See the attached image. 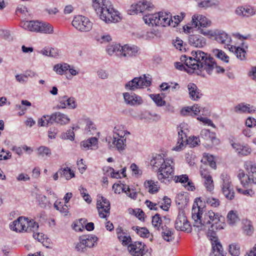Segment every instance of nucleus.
I'll list each match as a JSON object with an SVG mask.
<instances>
[{"label": "nucleus", "mask_w": 256, "mask_h": 256, "mask_svg": "<svg viewBox=\"0 0 256 256\" xmlns=\"http://www.w3.org/2000/svg\"><path fill=\"white\" fill-rule=\"evenodd\" d=\"M202 203L201 198H197L193 204L192 215L194 221V227L198 232L204 230L208 228V237L209 232H213L216 234V230L223 228L222 224L224 218L219 214L215 213L212 210H204V208H201Z\"/></svg>", "instance_id": "f257e3e1"}, {"label": "nucleus", "mask_w": 256, "mask_h": 256, "mask_svg": "<svg viewBox=\"0 0 256 256\" xmlns=\"http://www.w3.org/2000/svg\"><path fill=\"white\" fill-rule=\"evenodd\" d=\"M180 60L192 70H198L200 72L206 70L209 74H212L214 68L216 69L217 73L224 72V68L216 65L212 57L202 50H192L191 56L188 57L186 55H182Z\"/></svg>", "instance_id": "f03ea898"}, {"label": "nucleus", "mask_w": 256, "mask_h": 256, "mask_svg": "<svg viewBox=\"0 0 256 256\" xmlns=\"http://www.w3.org/2000/svg\"><path fill=\"white\" fill-rule=\"evenodd\" d=\"M173 161L165 160L162 154H156L150 160V164L154 170L158 172L157 176L159 180L166 183L174 177V168Z\"/></svg>", "instance_id": "7ed1b4c3"}, {"label": "nucleus", "mask_w": 256, "mask_h": 256, "mask_svg": "<svg viewBox=\"0 0 256 256\" xmlns=\"http://www.w3.org/2000/svg\"><path fill=\"white\" fill-rule=\"evenodd\" d=\"M92 2L94 8L106 23L116 22L120 20L118 12L114 10L108 0H92Z\"/></svg>", "instance_id": "20e7f679"}, {"label": "nucleus", "mask_w": 256, "mask_h": 256, "mask_svg": "<svg viewBox=\"0 0 256 256\" xmlns=\"http://www.w3.org/2000/svg\"><path fill=\"white\" fill-rule=\"evenodd\" d=\"M145 23L149 25L162 26H170V22L173 24L172 16L170 14L160 12L152 14H146L143 17Z\"/></svg>", "instance_id": "39448f33"}, {"label": "nucleus", "mask_w": 256, "mask_h": 256, "mask_svg": "<svg viewBox=\"0 0 256 256\" xmlns=\"http://www.w3.org/2000/svg\"><path fill=\"white\" fill-rule=\"evenodd\" d=\"M10 229L16 232H28L37 231L38 224L34 220H28V218L19 217L10 225Z\"/></svg>", "instance_id": "423d86ee"}, {"label": "nucleus", "mask_w": 256, "mask_h": 256, "mask_svg": "<svg viewBox=\"0 0 256 256\" xmlns=\"http://www.w3.org/2000/svg\"><path fill=\"white\" fill-rule=\"evenodd\" d=\"M152 83V78L150 74H142L140 77H136L128 82L125 84V88L128 90H135L150 86Z\"/></svg>", "instance_id": "0eeeda50"}, {"label": "nucleus", "mask_w": 256, "mask_h": 256, "mask_svg": "<svg viewBox=\"0 0 256 256\" xmlns=\"http://www.w3.org/2000/svg\"><path fill=\"white\" fill-rule=\"evenodd\" d=\"M130 134V132L128 131H122L117 130L113 136L112 144H110V146L112 147L114 146H116L119 152L123 151L126 146V138H124V137L126 135Z\"/></svg>", "instance_id": "6e6552de"}, {"label": "nucleus", "mask_w": 256, "mask_h": 256, "mask_svg": "<svg viewBox=\"0 0 256 256\" xmlns=\"http://www.w3.org/2000/svg\"><path fill=\"white\" fill-rule=\"evenodd\" d=\"M72 25L81 32H88L92 26V24L88 18L82 16L74 17L72 21Z\"/></svg>", "instance_id": "1a4fd4ad"}, {"label": "nucleus", "mask_w": 256, "mask_h": 256, "mask_svg": "<svg viewBox=\"0 0 256 256\" xmlns=\"http://www.w3.org/2000/svg\"><path fill=\"white\" fill-rule=\"evenodd\" d=\"M221 178L222 180V194L228 200L234 199V192L232 186L230 176L226 174H222L221 175Z\"/></svg>", "instance_id": "9d476101"}, {"label": "nucleus", "mask_w": 256, "mask_h": 256, "mask_svg": "<svg viewBox=\"0 0 256 256\" xmlns=\"http://www.w3.org/2000/svg\"><path fill=\"white\" fill-rule=\"evenodd\" d=\"M96 208L99 216L101 218H106L110 213V202L104 196H98Z\"/></svg>", "instance_id": "9b49d317"}, {"label": "nucleus", "mask_w": 256, "mask_h": 256, "mask_svg": "<svg viewBox=\"0 0 256 256\" xmlns=\"http://www.w3.org/2000/svg\"><path fill=\"white\" fill-rule=\"evenodd\" d=\"M153 6L150 0H142L137 4H132L128 10V14L132 15L138 12L142 13L146 10H150Z\"/></svg>", "instance_id": "f8f14e48"}, {"label": "nucleus", "mask_w": 256, "mask_h": 256, "mask_svg": "<svg viewBox=\"0 0 256 256\" xmlns=\"http://www.w3.org/2000/svg\"><path fill=\"white\" fill-rule=\"evenodd\" d=\"M140 49L134 45L125 44L121 46L120 58L128 60L130 58L136 57L140 54Z\"/></svg>", "instance_id": "ddd939ff"}, {"label": "nucleus", "mask_w": 256, "mask_h": 256, "mask_svg": "<svg viewBox=\"0 0 256 256\" xmlns=\"http://www.w3.org/2000/svg\"><path fill=\"white\" fill-rule=\"evenodd\" d=\"M208 238L210 240L213 252H211L210 256H224L222 253V247L218 240L216 234L213 232H209Z\"/></svg>", "instance_id": "4468645a"}, {"label": "nucleus", "mask_w": 256, "mask_h": 256, "mask_svg": "<svg viewBox=\"0 0 256 256\" xmlns=\"http://www.w3.org/2000/svg\"><path fill=\"white\" fill-rule=\"evenodd\" d=\"M174 226L178 230L190 232V225L184 212H179L175 221Z\"/></svg>", "instance_id": "2eb2a0df"}, {"label": "nucleus", "mask_w": 256, "mask_h": 256, "mask_svg": "<svg viewBox=\"0 0 256 256\" xmlns=\"http://www.w3.org/2000/svg\"><path fill=\"white\" fill-rule=\"evenodd\" d=\"M145 246L144 244L136 242L128 245V248L133 256H143L146 252Z\"/></svg>", "instance_id": "dca6fc26"}, {"label": "nucleus", "mask_w": 256, "mask_h": 256, "mask_svg": "<svg viewBox=\"0 0 256 256\" xmlns=\"http://www.w3.org/2000/svg\"><path fill=\"white\" fill-rule=\"evenodd\" d=\"M66 107L70 109H74L76 108V102L74 97L64 96L59 98V104L58 105V108H65Z\"/></svg>", "instance_id": "f3484780"}, {"label": "nucleus", "mask_w": 256, "mask_h": 256, "mask_svg": "<svg viewBox=\"0 0 256 256\" xmlns=\"http://www.w3.org/2000/svg\"><path fill=\"white\" fill-rule=\"evenodd\" d=\"M192 25L194 27L205 28L211 24V22L209 20L206 16L200 15H194L192 17Z\"/></svg>", "instance_id": "a211bd4d"}, {"label": "nucleus", "mask_w": 256, "mask_h": 256, "mask_svg": "<svg viewBox=\"0 0 256 256\" xmlns=\"http://www.w3.org/2000/svg\"><path fill=\"white\" fill-rule=\"evenodd\" d=\"M189 44L194 47L201 48L206 45V40L199 34H192L188 37Z\"/></svg>", "instance_id": "6ab92c4d"}, {"label": "nucleus", "mask_w": 256, "mask_h": 256, "mask_svg": "<svg viewBox=\"0 0 256 256\" xmlns=\"http://www.w3.org/2000/svg\"><path fill=\"white\" fill-rule=\"evenodd\" d=\"M244 168L252 184H256V165L251 161H246L244 163Z\"/></svg>", "instance_id": "aec40b11"}, {"label": "nucleus", "mask_w": 256, "mask_h": 256, "mask_svg": "<svg viewBox=\"0 0 256 256\" xmlns=\"http://www.w3.org/2000/svg\"><path fill=\"white\" fill-rule=\"evenodd\" d=\"M212 37H214L215 40L218 42L222 44H228L231 40L230 37L222 30H214Z\"/></svg>", "instance_id": "412c9836"}, {"label": "nucleus", "mask_w": 256, "mask_h": 256, "mask_svg": "<svg viewBox=\"0 0 256 256\" xmlns=\"http://www.w3.org/2000/svg\"><path fill=\"white\" fill-rule=\"evenodd\" d=\"M163 218L166 220L165 224L170 222V220L166 216H164ZM160 230H162V234L165 240L171 242L174 239L172 236L173 232L170 228H168L166 224L161 226Z\"/></svg>", "instance_id": "4be33fe9"}, {"label": "nucleus", "mask_w": 256, "mask_h": 256, "mask_svg": "<svg viewBox=\"0 0 256 256\" xmlns=\"http://www.w3.org/2000/svg\"><path fill=\"white\" fill-rule=\"evenodd\" d=\"M40 22L38 20L25 21L21 22L20 26L26 30L38 32L40 30Z\"/></svg>", "instance_id": "5701e85b"}, {"label": "nucleus", "mask_w": 256, "mask_h": 256, "mask_svg": "<svg viewBox=\"0 0 256 256\" xmlns=\"http://www.w3.org/2000/svg\"><path fill=\"white\" fill-rule=\"evenodd\" d=\"M178 138L177 144L174 148L173 150L176 151H179L182 149L184 146L186 144L188 139L186 134L181 129V128L178 127Z\"/></svg>", "instance_id": "b1692460"}, {"label": "nucleus", "mask_w": 256, "mask_h": 256, "mask_svg": "<svg viewBox=\"0 0 256 256\" xmlns=\"http://www.w3.org/2000/svg\"><path fill=\"white\" fill-rule=\"evenodd\" d=\"M51 120L52 122H55L61 125L66 124L69 122L70 120L68 116L60 112H56L51 115Z\"/></svg>", "instance_id": "393cba45"}, {"label": "nucleus", "mask_w": 256, "mask_h": 256, "mask_svg": "<svg viewBox=\"0 0 256 256\" xmlns=\"http://www.w3.org/2000/svg\"><path fill=\"white\" fill-rule=\"evenodd\" d=\"M190 97L191 100H198L201 97L202 94L199 92L196 86L194 83H190L188 85Z\"/></svg>", "instance_id": "a878e982"}, {"label": "nucleus", "mask_w": 256, "mask_h": 256, "mask_svg": "<svg viewBox=\"0 0 256 256\" xmlns=\"http://www.w3.org/2000/svg\"><path fill=\"white\" fill-rule=\"evenodd\" d=\"M79 240L84 242L86 248H91L94 246L98 238L96 236L91 234L82 236L80 237Z\"/></svg>", "instance_id": "bb28decb"}, {"label": "nucleus", "mask_w": 256, "mask_h": 256, "mask_svg": "<svg viewBox=\"0 0 256 256\" xmlns=\"http://www.w3.org/2000/svg\"><path fill=\"white\" fill-rule=\"evenodd\" d=\"M219 4L220 2L218 0H204L198 4V6L200 8L204 9L216 8Z\"/></svg>", "instance_id": "cd10ccee"}, {"label": "nucleus", "mask_w": 256, "mask_h": 256, "mask_svg": "<svg viewBox=\"0 0 256 256\" xmlns=\"http://www.w3.org/2000/svg\"><path fill=\"white\" fill-rule=\"evenodd\" d=\"M158 182L152 180H147L144 183V186L146 188H148V192L150 194H154L158 192L159 187L158 186Z\"/></svg>", "instance_id": "c85d7f7f"}, {"label": "nucleus", "mask_w": 256, "mask_h": 256, "mask_svg": "<svg viewBox=\"0 0 256 256\" xmlns=\"http://www.w3.org/2000/svg\"><path fill=\"white\" fill-rule=\"evenodd\" d=\"M82 145L84 148L96 150L98 148V139L96 137H92L82 142Z\"/></svg>", "instance_id": "c756f323"}, {"label": "nucleus", "mask_w": 256, "mask_h": 256, "mask_svg": "<svg viewBox=\"0 0 256 256\" xmlns=\"http://www.w3.org/2000/svg\"><path fill=\"white\" fill-rule=\"evenodd\" d=\"M234 112L237 113H251L254 112V110H252L250 108V105L248 104H244L243 103L240 104L236 105L234 108Z\"/></svg>", "instance_id": "7c9ffc66"}, {"label": "nucleus", "mask_w": 256, "mask_h": 256, "mask_svg": "<svg viewBox=\"0 0 256 256\" xmlns=\"http://www.w3.org/2000/svg\"><path fill=\"white\" fill-rule=\"evenodd\" d=\"M121 46L120 44H115L110 45L107 46L106 52L109 55H112L114 54L120 58V52Z\"/></svg>", "instance_id": "2f4dec72"}, {"label": "nucleus", "mask_w": 256, "mask_h": 256, "mask_svg": "<svg viewBox=\"0 0 256 256\" xmlns=\"http://www.w3.org/2000/svg\"><path fill=\"white\" fill-rule=\"evenodd\" d=\"M40 30L38 32L44 34H52L54 31L52 26L50 24L40 22Z\"/></svg>", "instance_id": "473e14b6"}, {"label": "nucleus", "mask_w": 256, "mask_h": 256, "mask_svg": "<svg viewBox=\"0 0 256 256\" xmlns=\"http://www.w3.org/2000/svg\"><path fill=\"white\" fill-rule=\"evenodd\" d=\"M200 137L206 140L213 142L216 139V134L210 132L208 130H202L200 132Z\"/></svg>", "instance_id": "72a5a7b5"}, {"label": "nucleus", "mask_w": 256, "mask_h": 256, "mask_svg": "<svg viewBox=\"0 0 256 256\" xmlns=\"http://www.w3.org/2000/svg\"><path fill=\"white\" fill-rule=\"evenodd\" d=\"M58 172L61 176L66 178V180H70L71 178L74 176V174L73 171H72L70 168H60L58 170Z\"/></svg>", "instance_id": "f704fd0d"}, {"label": "nucleus", "mask_w": 256, "mask_h": 256, "mask_svg": "<svg viewBox=\"0 0 256 256\" xmlns=\"http://www.w3.org/2000/svg\"><path fill=\"white\" fill-rule=\"evenodd\" d=\"M248 177V173L245 174L243 170H240L239 171L238 178L244 186H246L248 184H252L251 180L249 179Z\"/></svg>", "instance_id": "c9c22d12"}, {"label": "nucleus", "mask_w": 256, "mask_h": 256, "mask_svg": "<svg viewBox=\"0 0 256 256\" xmlns=\"http://www.w3.org/2000/svg\"><path fill=\"white\" fill-rule=\"evenodd\" d=\"M70 66L67 64H58L54 66V70L59 74H63L69 69Z\"/></svg>", "instance_id": "e433bc0d"}, {"label": "nucleus", "mask_w": 256, "mask_h": 256, "mask_svg": "<svg viewBox=\"0 0 256 256\" xmlns=\"http://www.w3.org/2000/svg\"><path fill=\"white\" fill-rule=\"evenodd\" d=\"M152 224L154 228H157L158 230H160L161 226H163V222L159 214H156L152 216Z\"/></svg>", "instance_id": "4c0bfd02"}, {"label": "nucleus", "mask_w": 256, "mask_h": 256, "mask_svg": "<svg viewBox=\"0 0 256 256\" xmlns=\"http://www.w3.org/2000/svg\"><path fill=\"white\" fill-rule=\"evenodd\" d=\"M36 198L39 202V205L41 208H45L46 206H50L51 203L48 200L47 198L42 194H38Z\"/></svg>", "instance_id": "58836bf2"}, {"label": "nucleus", "mask_w": 256, "mask_h": 256, "mask_svg": "<svg viewBox=\"0 0 256 256\" xmlns=\"http://www.w3.org/2000/svg\"><path fill=\"white\" fill-rule=\"evenodd\" d=\"M201 110L202 108L200 106H198V104H194L192 107H187L184 109H182V112L184 114H186L188 112H192L194 114L196 115L200 113Z\"/></svg>", "instance_id": "ea45409f"}, {"label": "nucleus", "mask_w": 256, "mask_h": 256, "mask_svg": "<svg viewBox=\"0 0 256 256\" xmlns=\"http://www.w3.org/2000/svg\"><path fill=\"white\" fill-rule=\"evenodd\" d=\"M200 198H201L202 202H204L208 204H210V206L212 207L216 208L220 205V200H218V199L212 197Z\"/></svg>", "instance_id": "a19ab883"}, {"label": "nucleus", "mask_w": 256, "mask_h": 256, "mask_svg": "<svg viewBox=\"0 0 256 256\" xmlns=\"http://www.w3.org/2000/svg\"><path fill=\"white\" fill-rule=\"evenodd\" d=\"M229 252L232 256H238L240 254V246L238 244L233 243L229 246Z\"/></svg>", "instance_id": "79ce46f5"}, {"label": "nucleus", "mask_w": 256, "mask_h": 256, "mask_svg": "<svg viewBox=\"0 0 256 256\" xmlns=\"http://www.w3.org/2000/svg\"><path fill=\"white\" fill-rule=\"evenodd\" d=\"M214 55L218 58L220 59L224 62H228L229 57L222 50H213Z\"/></svg>", "instance_id": "37998d69"}, {"label": "nucleus", "mask_w": 256, "mask_h": 256, "mask_svg": "<svg viewBox=\"0 0 256 256\" xmlns=\"http://www.w3.org/2000/svg\"><path fill=\"white\" fill-rule=\"evenodd\" d=\"M227 218L228 222L230 224H234L239 220L237 214L233 210H231L228 213Z\"/></svg>", "instance_id": "c03bdc74"}, {"label": "nucleus", "mask_w": 256, "mask_h": 256, "mask_svg": "<svg viewBox=\"0 0 256 256\" xmlns=\"http://www.w3.org/2000/svg\"><path fill=\"white\" fill-rule=\"evenodd\" d=\"M150 97L158 106H164L166 104V102L162 100L160 94H151Z\"/></svg>", "instance_id": "a18cd8bd"}, {"label": "nucleus", "mask_w": 256, "mask_h": 256, "mask_svg": "<svg viewBox=\"0 0 256 256\" xmlns=\"http://www.w3.org/2000/svg\"><path fill=\"white\" fill-rule=\"evenodd\" d=\"M132 228L136 231L137 234L141 237L147 238L149 234L148 230L145 228H138V226H133Z\"/></svg>", "instance_id": "49530a36"}, {"label": "nucleus", "mask_w": 256, "mask_h": 256, "mask_svg": "<svg viewBox=\"0 0 256 256\" xmlns=\"http://www.w3.org/2000/svg\"><path fill=\"white\" fill-rule=\"evenodd\" d=\"M53 123L51 120V116H44L38 122V124L41 126H48L49 124Z\"/></svg>", "instance_id": "de8ad7c7"}, {"label": "nucleus", "mask_w": 256, "mask_h": 256, "mask_svg": "<svg viewBox=\"0 0 256 256\" xmlns=\"http://www.w3.org/2000/svg\"><path fill=\"white\" fill-rule=\"evenodd\" d=\"M38 154L42 157L50 156L51 155V150L50 148L45 146H41L38 148Z\"/></svg>", "instance_id": "09e8293b"}, {"label": "nucleus", "mask_w": 256, "mask_h": 256, "mask_svg": "<svg viewBox=\"0 0 256 256\" xmlns=\"http://www.w3.org/2000/svg\"><path fill=\"white\" fill-rule=\"evenodd\" d=\"M204 160V162L206 164V165H209L212 168H216V162L214 160V158L212 156H208L207 155L205 158H204V159L202 160V162Z\"/></svg>", "instance_id": "8fccbe9b"}, {"label": "nucleus", "mask_w": 256, "mask_h": 256, "mask_svg": "<svg viewBox=\"0 0 256 256\" xmlns=\"http://www.w3.org/2000/svg\"><path fill=\"white\" fill-rule=\"evenodd\" d=\"M128 102H130V106H135L142 104L143 100L140 96L134 94L132 100L130 101V102L129 101Z\"/></svg>", "instance_id": "3c124183"}, {"label": "nucleus", "mask_w": 256, "mask_h": 256, "mask_svg": "<svg viewBox=\"0 0 256 256\" xmlns=\"http://www.w3.org/2000/svg\"><path fill=\"white\" fill-rule=\"evenodd\" d=\"M74 128H72V129H70L66 131V132L62 134L61 137L64 139H68L70 140H73L74 138Z\"/></svg>", "instance_id": "603ef678"}, {"label": "nucleus", "mask_w": 256, "mask_h": 256, "mask_svg": "<svg viewBox=\"0 0 256 256\" xmlns=\"http://www.w3.org/2000/svg\"><path fill=\"white\" fill-rule=\"evenodd\" d=\"M171 200L167 196H164L163 202L161 203L160 208L164 210L168 211L170 206Z\"/></svg>", "instance_id": "864d4df0"}, {"label": "nucleus", "mask_w": 256, "mask_h": 256, "mask_svg": "<svg viewBox=\"0 0 256 256\" xmlns=\"http://www.w3.org/2000/svg\"><path fill=\"white\" fill-rule=\"evenodd\" d=\"M127 186L123 184H114L112 186V188L116 194H120L121 191L124 192Z\"/></svg>", "instance_id": "5fc2aeb1"}, {"label": "nucleus", "mask_w": 256, "mask_h": 256, "mask_svg": "<svg viewBox=\"0 0 256 256\" xmlns=\"http://www.w3.org/2000/svg\"><path fill=\"white\" fill-rule=\"evenodd\" d=\"M204 184L208 190L211 191L213 190L214 185L212 176H208V178H205Z\"/></svg>", "instance_id": "6e6d98bb"}, {"label": "nucleus", "mask_w": 256, "mask_h": 256, "mask_svg": "<svg viewBox=\"0 0 256 256\" xmlns=\"http://www.w3.org/2000/svg\"><path fill=\"white\" fill-rule=\"evenodd\" d=\"M246 51L244 48L238 47V50L236 52L235 54L236 57L240 60H244L246 59Z\"/></svg>", "instance_id": "4d7b16f0"}, {"label": "nucleus", "mask_w": 256, "mask_h": 256, "mask_svg": "<svg viewBox=\"0 0 256 256\" xmlns=\"http://www.w3.org/2000/svg\"><path fill=\"white\" fill-rule=\"evenodd\" d=\"M184 14L181 13L180 16H176L172 18L173 20V24L170 22V26L173 27H175L184 18Z\"/></svg>", "instance_id": "13d9d810"}, {"label": "nucleus", "mask_w": 256, "mask_h": 256, "mask_svg": "<svg viewBox=\"0 0 256 256\" xmlns=\"http://www.w3.org/2000/svg\"><path fill=\"white\" fill-rule=\"evenodd\" d=\"M176 182H180L182 184L186 183L188 180V176L186 174H182L178 176H175L174 178Z\"/></svg>", "instance_id": "bf43d9fd"}, {"label": "nucleus", "mask_w": 256, "mask_h": 256, "mask_svg": "<svg viewBox=\"0 0 256 256\" xmlns=\"http://www.w3.org/2000/svg\"><path fill=\"white\" fill-rule=\"evenodd\" d=\"M118 238L124 246L128 245L131 240V238L130 236H127L124 234L118 236Z\"/></svg>", "instance_id": "052dcab7"}, {"label": "nucleus", "mask_w": 256, "mask_h": 256, "mask_svg": "<svg viewBox=\"0 0 256 256\" xmlns=\"http://www.w3.org/2000/svg\"><path fill=\"white\" fill-rule=\"evenodd\" d=\"M244 17H249L256 14V11L250 6L244 7Z\"/></svg>", "instance_id": "680f3d73"}, {"label": "nucleus", "mask_w": 256, "mask_h": 256, "mask_svg": "<svg viewBox=\"0 0 256 256\" xmlns=\"http://www.w3.org/2000/svg\"><path fill=\"white\" fill-rule=\"evenodd\" d=\"M124 192L130 198L136 200L137 197V193L133 189H130L128 186H127Z\"/></svg>", "instance_id": "e2e57ef3"}, {"label": "nucleus", "mask_w": 256, "mask_h": 256, "mask_svg": "<svg viewBox=\"0 0 256 256\" xmlns=\"http://www.w3.org/2000/svg\"><path fill=\"white\" fill-rule=\"evenodd\" d=\"M96 130V128L94 123L90 120L87 121L86 128V130H87L86 133L90 135L94 134V132H92L91 130H92V131H95Z\"/></svg>", "instance_id": "0e129e2a"}, {"label": "nucleus", "mask_w": 256, "mask_h": 256, "mask_svg": "<svg viewBox=\"0 0 256 256\" xmlns=\"http://www.w3.org/2000/svg\"><path fill=\"white\" fill-rule=\"evenodd\" d=\"M250 152L251 148L248 146H242L238 154L242 156H247Z\"/></svg>", "instance_id": "69168bd1"}, {"label": "nucleus", "mask_w": 256, "mask_h": 256, "mask_svg": "<svg viewBox=\"0 0 256 256\" xmlns=\"http://www.w3.org/2000/svg\"><path fill=\"white\" fill-rule=\"evenodd\" d=\"M200 172L201 176L204 179L208 178V176H211L206 168V165L202 166L200 167Z\"/></svg>", "instance_id": "338daca9"}, {"label": "nucleus", "mask_w": 256, "mask_h": 256, "mask_svg": "<svg viewBox=\"0 0 256 256\" xmlns=\"http://www.w3.org/2000/svg\"><path fill=\"white\" fill-rule=\"evenodd\" d=\"M86 246L84 242L82 240H80V242L76 246V249L78 252H84L86 250Z\"/></svg>", "instance_id": "774afa93"}]
</instances>
